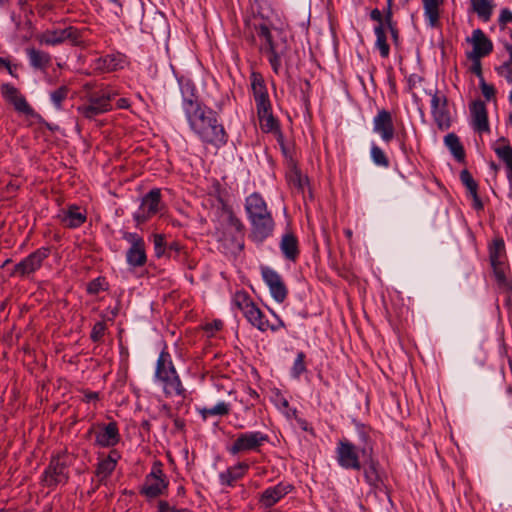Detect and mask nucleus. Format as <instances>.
I'll use <instances>...</instances> for the list:
<instances>
[{"label":"nucleus","instance_id":"f257e3e1","mask_svg":"<svg viewBox=\"0 0 512 512\" xmlns=\"http://www.w3.org/2000/svg\"><path fill=\"white\" fill-rule=\"evenodd\" d=\"M183 110L191 130L206 144L221 147L227 142V134L218 122L216 113L194 101L185 99Z\"/></svg>","mask_w":512,"mask_h":512},{"label":"nucleus","instance_id":"f03ea898","mask_svg":"<svg viewBox=\"0 0 512 512\" xmlns=\"http://www.w3.org/2000/svg\"><path fill=\"white\" fill-rule=\"evenodd\" d=\"M245 210L251 224V238L262 243L270 237L274 230V220L262 196L253 193L246 198Z\"/></svg>","mask_w":512,"mask_h":512},{"label":"nucleus","instance_id":"7ed1b4c3","mask_svg":"<svg viewBox=\"0 0 512 512\" xmlns=\"http://www.w3.org/2000/svg\"><path fill=\"white\" fill-rule=\"evenodd\" d=\"M259 38L264 42V48L269 53L268 60L276 74L281 69V58L287 51V42L279 30L272 31L265 23L256 28Z\"/></svg>","mask_w":512,"mask_h":512},{"label":"nucleus","instance_id":"20e7f679","mask_svg":"<svg viewBox=\"0 0 512 512\" xmlns=\"http://www.w3.org/2000/svg\"><path fill=\"white\" fill-rule=\"evenodd\" d=\"M155 379L162 384L164 393L168 396H180L185 392L171 355L166 350H163L157 359Z\"/></svg>","mask_w":512,"mask_h":512},{"label":"nucleus","instance_id":"39448f33","mask_svg":"<svg viewBox=\"0 0 512 512\" xmlns=\"http://www.w3.org/2000/svg\"><path fill=\"white\" fill-rule=\"evenodd\" d=\"M269 441V436L261 431H247L237 435L233 443L226 447L230 455L236 456L248 452H259Z\"/></svg>","mask_w":512,"mask_h":512},{"label":"nucleus","instance_id":"423d86ee","mask_svg":"<svg viewBox=\"0 0 512 512\" xmlns=\"http://www.w3.org/2000/svg\"><path fill=\"white\" fill-rule=\"evenodd\" d=\"M360 437L363 440V446L360 448L361 456L367 463V467L364 469L365 480L375 490L383 491L384 483L377 469L378 463L373 457L372 443L364 430L360 431Z\"/></svg>","mask_w":512,"mask_h":512},{"label":"nucleus","instance_id":"0eeeda50","mask_svg":"<svg viewBox=\"0 0 512 512\" xmlns=\"http://www.w3.org/2000/svg\"><path fill=\"white\" fill-rule=\"evenodd\" d=\"M68 462L63 455L52 457L49 465L43 472L42 483L48 488L64 485L68 482Z\"/></svg>","mask_w":512,"mask_h":512},{"label":"nucleus","instance_id":"6e6552de","mask_svg":"<svg viewBox=\"0 0 512 512\" xmlns=\"http://www.w3.org/2000/svg\"><path fill=\"white\" fill-rule=\"evenodd\" d=\"M359 438L361 437L359 436ZM360 441L361 444L358 446L346 439L338 441L335 452L336 459L340 467L353 470L361 469L359 457L361 455L360 448L363 446V440L360 439Z\"/></svg>","mask_w":512,"mask_h":512},{"label":"nucleus","instance_id":"1a4fd4ad","mask_svg":"<svg viewBox=\"0 0 512 512\" xmlns=\"http://www.w3.org/2000/svg\"><path fill=\"white\" fill-rule=\"evenodd\" d=\"M114 96L115 94L109 91L103 92L101 95H90L87 103L78 106L77 111L84 118L92 120L112 109L111 100Z\"/></svg>","mask_w":512,"mask_h":512},{"label":"nucleus","instance_id":"9d476101","mask_svg":"<svg viewBox=\"0 0 512 512\" xmlns=\"http://www.w3.org/2000/svg\"><path fill=\"white\" fill-rule=\"evenodd\" d=\"M50 249L41 247L30 253L27 257L17 263L11 271V276L29 277L42 266L45 259L48 258Z\"/></svg>","mask_w":512,"mask_h":512},{"label":"nucleus","instance_id":"9b49d317","mask_svg":"<svg viewBox=\"0 0 512 512\" xmlns=\"http://www.w3.org/2000/svg\"><path fill=\"white\" fill-rule=\"evenodd\" d=\"M215 229L220 241L236 239L237 235L242 232L243 224L231 210L224 209L220 214Z\"/></svg>","mask_w":512,"mask_h":512},{"label":"nucleus","instance_id":"f8f14e48","mask_svg":"<svg viewBox=\"0 0 512 512\" xmlns=\"http://www.w3.org/2000/svg\"><path fill=\"white\" fill-rule=\"evenodd\" d=\"M39 40L49 46L59 45L65 41H70L73 45L82 43L80 31L73 26L46 30L40 35Z\"/></svg>","mask_w":512,"mask_h":512},{"label":"nucleus","instance_id":"ddd939ff","mask_svg":"<svg viewBox=\"0 0 512 512\" xmlns=\"http://www.w3.org/2000/svg\"><path fill=\"white\" fill-rule=\"evenodd\" d=\"M261 275L269 288L272 298L278 303L284 302L288 295V289L281 275L268 266L261 267Z\"/></svg>","mask_w":512,"mask_h":512},{"label":"nucleus","instance_id":"4468645a","mask_svg":"<svg viewBox=\"0 0 512 512\" xmlns=\"http://www.w3.org/2000/svg\"><path fill=\"white\" fill-rule=\"evenodd\" d=\"M429 94L431 95V113L435 123L441 130L448 129L451 125V117L446 96L438 90L430 91Z\"/></svg>","mask_w":512,"mask_h":512},{"label":"nucleus","instance_id":"2eb2a0df","mask_svg":"<svg viewBox=\"0 0 512 512\" xmlns=\"http://www.w3.org/2000/svg\"><path fill=\"white\" fill-rule=\"evenodd\" d=\"M466 41L472 45V51L467 52V58L471 61H478L482 57L489 55L493 50L492 41L485 35L481 29L472 31Z\"/></svg>","mask_w":512,"mask_h":512},{"label":"nucleus","instance_id":"dca6fc26","mask_svg":"<svg viewBox=\"0 0 512 512\" xmlns=\"http://www.w3.org/2000/svg\"><path fill=\"white\" fill-rule=\"evenodd\" d=\"M373 132L386 143L394 138L395 127L392 114L389 111L382 109L377 112L373 118Z\"/></svg>","mask_w":512,"mask_h":512},{"label":"nucleus","instance_id":"f3484780","mask_svg":"<svg viewBox=\"0 0 512 512\" xmlns=\"http://www.w3.org/2000/svg\"><path fill=\"white\" fill-rule=\"evenodd\" d=\"M0 91L4 100L11 104L17 112L25 115L33 114V109L15 86L4 83L1 85Z\"/></svg>","mask_w":512,"mask_h":512},{"label":"nucleus","instance_id":"a211bd4d","mask_svg":"<svg viewBox=\"0 0 512 512\" xmlns=\"http://www.w3.org/2000/svg\"><path fill=\"white\" fill-rule=\"evenodd\" d=\"M127 64V56L116 52L97 58L94 61V68L101 73H110L123 69Z\"/></svg>","mask_w":512,"mask_h":512},{"label":"nucleus","instance_id":"6ab92c4d","mask_svg":"<svg viewBox=\"0 0 512 512\" xmlns=\"http://www.w3.org/2000/svg\"><path fill=\"white\" fill-rule=\"evenodd\" d=\"M94 433L95 444L100 447H113L120 441L119 430L115 422L99 426Z\"/></svg>","mask_w":512,"mask_h":512},{"label":"nucleus","instance_id":"aec40b11","mask_svg":"<svg viewBox=\"0 0 512 512\" xmlns=\"http://www.w3.org/2000/svg\"><path fill=\"white\" fill-rule=\"evenodd\" d=\"M471 124L475 131L479 133L489 132V122L485 103L481 100L472 102L470 105Z\"/></svg>","mask_w":512,"mask_h":512},{"label":"nucleus","instance_id":"412c9836","mask_svg":"<svg viewBox=\"0 0 512 512\" xmlns=\"http://www.w3.org/2000/svg\"><path fill=\"white\" fill-rule=\"evenodd\" d=\"M247 321L257 328L258 330L265 332L268 329L272 331H277L280 327L284 326L283 321L277 317V324H270L268 320L265 319L263 312L255 305L251 307L250 310L244 315Z\"/></svg>","mask_w":512,"mask_h":512},{"label":"nucleus","instance_id":"4be33fe9","mask_svg":"<svg viewBox=\"0 0 512 512\" xmlns=\"http://www.w3.org/2000/svg\"><path fill=\"white\" fill-rule=\"evenodd\" d=\"M291 485L285 483H278L273 487H269L263 491L260 502L265 507H271L276 504L280 499L289 493Z\"/></svg>","mask_w":512,"mask_h":512},{"label":"nucleus","instance_id":"5701e85b","mask_svg":"<svg viewBox=\"0 0 512 512\" xmlns=\"http://www.w3.org/2000/svg\"><path fill=\"white\" fill-rule=\"evenodd\" d=\"M251 88L256 102V108L271 105L265 82L259 74L252 73Z\"/></svg>","mask_w":512,"mask_h":512},{"label":"nucleus","instance_id":"b1692460","mask_svg":"<svg viewBox=\"0 0 512 512\" xmlns=\"http://www.w3.org/2000/svg\"><path fill=\"white\" fill-rule=\"evenodd\" d=\"M249 469V465L245 462H240L232 467L227 468L219 474L221 485L233 486L236 481L241 479Z\"/></svg>","mask_w":512,"mask_h":512},{"label":"nucleus","instance_id":"393cba45","mask_svg":"<svg viewBox=\"0 0 512 512\" xmlns=\"http://www.w3.org/2000/svg\"><path fill=\"white\" fill-rule=\"evenodd\" d=\"M59 217L61 222L69 228H78L86 221V215L77 206H70Z\"/></svg>","mask_w":512,"mask_h":512},{"label":"nucleus","instance_id":"a878e982","mask_svg":"<svg viewBox=\"0 0 512 512\" xmlns=\"http://www.w3.org/2000/svg\"><path fill=\"white\" fill-rule=\"evenodd\" d=\"M167 486L168 481L166 478H155L153 480L145 478V483L141 493L148 498H156L164 493Z\"/></svg>","mask_w":512,"mask_h":512},{"label":"nucleus","instance_id":"bb28decb","mask_svg":"<svg viewBox=\"0 0 512 512\" xmlns=\"http://www.w3.org/2000/svg\"><path fill=\"white\" fill-rule=\"evenodd\" d=\"M280 249L284 257L295 261L299 255L298 240L292 233H285L280 242Z\"/></svg>","mask_w":512,"mask_h":512},{"label":"nucleus","instance_id":"cd10ccee","mask_svg":"<svg viewBox=\"0 0 512 512\" xmlns=\"http://www.w3.org/2000/svg\"><path fill=\"white\" fill-rule=\"evenodd\" d=\"M140 207L151 217L160 211L161 192L159 189H152L143 198Z\"/></svg>","mask_w":512,"mask_h":512},{"label":"nucleus","instance_id":"c85d7f7f","mask_svg":"<svg viewBox=\"0 0 512 512\" xmlns=\"http://www.w3.org/2000/svg\"><path fill=\"white\" fill-rule=\"evenodd\" d=\"M30 65L37 70H46L51 63V56L49 53L37 50L34 48H28L26 50Z\"/></svg>","mask_w":512,"mask_h":512},{"label":"nucleus","instance_id":"c756f323","mask_svg":"<svg viewBox=\"0 0 512 512\" xmlns=\"http://www.w3.org/2000/svg\"><path fill=\"white\" fill-rule=\"evenodd\" d=\"M117 453L115 451L110 452L108 457L102 459L96 469V476L100 481L107 479L116 468L117 464Z\"/></svg>","mask_w":512,"mask_h":512},{"label":"nucleus","instance_id":"7c9ffc66","mask_svg":"<svg viewBox=\"0 0 512 512\" xmlns=\"http://www.w3.org/2000/svg\"><path fill=\"white\" fill-rule=\"evenodd\" d=\"M443 0H423L424 16L430 27L439 24V7Z\"/></svg>","mask_w":512,"mask_h":512},{"label":"nucleus","instance_id":"2f4dec72","mask_svg":"<svg viewBox=\"0 0 512 512\" xmlns=\"http://www.w3.org/2000/svg\"><path fill=\"white\" fill-rule=\"evenodd\" d=\"M257 114L263 131L271 132L277 129V121L272 115L271 105L257 108Z\"/></svg>","mask_w":512,"mask_h":512},{"label":"nucleus","instance_id":"473e14b6","mask_svg":"<svg viewBox=\"0 0 512 512\" xmlns=\"http://www.w3.org/2000/svg\"><path fill=\"white\" fill-rule=\"evenodd\" d=\"M491 266L505 263V244L503 239L496 238L489 247Z\"/></svg>","mask_w":512,"mask_h":512},{"label":"nucleus","instance_id":"72a5a7b5","mask_svg":"<svg viewBox=\"0 0 512 512\" xmlns=\"http://www.w3.org/2000/svg\"><path fill=\"white\" fill-rule=\"evenodd\" d=\"M471 5L473 11L481 20L484 22L490 20L494 9V4L491 0H471Z\"/></svg>","mask_w":512,"mask_h":512},{"label":"nucleus","instance_id":"f704fd0d","mask_svg":"<svg viewBox=\"0 0 512 512\" xmlns=\"http://www.w3.org/2000/svg\"><path fill=\"white\" fill-rule=\"evenodd\" d=\"M126 261L132 267H142L147 261L145 245L130 247L126 252Z\"/></svg>","mask_w":512,"mask_h":512},{"label":"nucleus","instance_id":"c9c22d12","mask_svg":"<svg viewBox=\"0 0 512 512\" xmlns=\"http://www.w3.org/2000/svg\"><path fill=\"white\" fill-rule=\"evenodd\" d=\"M444 143L447 146V148L450 150L452 155L455 157L456 160L462 161L464 160L465 153L462 144L460 143V140L458 136L454 133H449L444 137Z\"/></svg>","mask_w":512,"mask_h":512},{"label":"nucleus","instance_id":"e433bc0d","mask_svg":"<svg viewBox=\"0 0 512 512\" xmlns=\"http://www.w3.org/2000/svg\"><path fill=\"white\" fill-rule=\"evenodd\" d=\"M374 32H375V35H376V43H375V45L379 49L381 57L387 58L389 56V53H390V48H389V45L387 43L386 32H385L384 25L383 24L377 25L374 28Z\"/></svg>","mask_w":512,"mask_h":512},{"label":"nucleus","instance_id":"4c0bfd02","mask_svg":"<svg viewBox=\"0 0 512 512\" xmlns=\"http://www.w3.org/2000/svg\"><path fill=\"white\" fill-rule=\"evenodd\" d=\"M232 302L233 305L243 313V315H245L251 307L255 306L249 295L243 291H237L233 296Z\"/></svg>","mask_w":512,"mask_h":512},{"label":"nucleus","instance_id":"58836bf2","mask_svg":"<svg viewBox=\"0 0 512 512\" xmlns=\"http://www.w3.org/2000/svg\"><path fill=\"white\" fill-rule=\"evenodd\" d=\"M199 413L204 420L209 416H224L229 413V405L224 401H221L211 408L199 409Z\"/></svg>","mask_w":512,"mask_h":512},{"label":"nucleus","instance_id":"ea45409f","mask_svg":"<svg viewBox=\"0 0 512 512\" xmlns=\"http://www.w3.org/2000/svg\"><path fill=\"white\" fill-rule=\"evenodd\" d=\"M370 156L373 163L379 167H389V159L384 151L375 143H372L370 149Z\"/></svg>","mask_w":512,"mask_h":512},{"label":"nucleus","instance_id":"a19ab883","mask_svg":"<svg viewBox=\"0 0 512 512\" xmlns=\"http://www.w3.org/2000/svg\"><path fill=\"white\" fill-rule=\"evenodd\" d=\"M493 272L498 285L505 289H511L512 284L508 277L506 276V266L505 263L499 265H493Z\"/></svg>","mask_w":512,"mask_h":512},{"label":"nucleus","instance_id":"79ce46f5","mask_svg":"<svg viewBox=\"0 0 512 512\" xmlns=\"http://www.w3.org/2000/svg\"><path fill=\"white\" fill-rule=\"evenodd\" d=\"M496 155L505 163L506 169L512 167V146L504 144L503 146L495 145L493 147Z\"/></svg>","mask_w":512,"mask_h":512},{"label":"nucleus","instance_id":"37998d69","mask_svg":"<svg viewBox=\"0 0 512 512\" xmlns=\"http://www.w3.org/2000/svg\"><path fill=\"white\" fill-rule=\"evenodd\" d=\"M305 371V354L303 352H299L297 353V356L291 368V376L295 379H298L301 376V374H303Z\"/></svg>","mask_w":512,"mask_h":512},{"label":"nucleus","instance_id":"c03bdc74","mask_svg":"<svg viewBox=\"0 0 512 512\" xmlns=\"http://www.w3.org/2000/svg\"><path fill=\"white\" fill-rule=\"evenodd\" d=\"M69 89L66 86H61L58 89L52 91L50 93V99L53 105L60 109L62 106V102L67 98Z\"/></svg>","mask_w":512,"mask_h":512},{"label":"nucleus","instance_id":"a18cd8bd","mask_svg":"<svg viewBox=\"0 0 512 512\" xmlns=\"http://www.w3.org/2000/svg\"><path fill=\"white\" fill-rule=\"evenodd\" d=\"M460 179L470 194L477 191L478 185L468 170L461 171Z\"/></svg>","mask_w":512,"mask_h":512},{"label":"nucleus","instance_id":"49530a36","mask_svg":"<svg viewBox=\"0 0 512 512\" xmlns=\"http://www.w3.org/2000/svg\"><path fill=\"white\" fill-rule=\"evenodd\" d=\"M106 329H107V327H106L105 322H103V321L96 322L91 331V335H90L91 339L94 342H99L103 338Z\"/></svg>","mask_w":512,"mask_h":512},{"label":"nucleus","instance_id":"de8ad7c7","mask_svg":"<svg viewBox=\"0 0 512 512\" xmlns=\"http://www.w3.org/2000/svg\"><path fill=\"white\" fill-rule=\"evenodd\" d=\"M105 285L106 282L103 278H96L88 283L87 292L92 295L98 294L100 291L106 289Z\"/></svg>","mask_w":512,"mask_h":512},{"label":"nucleus","instance_id":"09e8293b","mask_svg":"<svg viewBox=\"0 0 512 512\" xmlns=\"http://www.w3.org/2000/svg\"><path fill=\"white\" fill-rule=\"evenodd\" d=\"M154 250L157 257H161L165 253V237L162 234L153 235Z\"/></svg>","mask_w":512,"mask_h":512},{"label":"nucleus","instance_id":"8fccbe9b","mask_svg":"<svg viewBox=\"0 0 512 512\" xmlns=\"http://www.w3.org/2000/svg\"><path fill=\"white\" fill-rule=\"evenodd\" d=\"M122 237L131 245L130 247H140L145 245L143 238L137 233L123 232Z\"/></svg>","mask_w":512,"mask_h":512},{"label":"nucleus","instance_id":"3c124183","mask_svg":"<svg viewBox=\"0 0 512 512\" xmlns=\"http://www.w3.org/2000/svg\"><path fill=\"white\" fill-rule=\"evenodd\" d=\"M108 9L117 17H121L123 13V6L120 0H103Z\"/></svg>","mask_w":512,"mask_h":512},{"label":"nucleus","instance_id":"603ef678","mask_svg":"<svg viewBox=\"0 0 512 512\" xmlns=\"http://www.w3.org/2000/svg\"><path fill=\"white\" fill-rule=\"evenodd\" d=\"M480 89L487 101H490L494 98L496 90L493 85L486 83L483 79L480 82Z\"/></svg>","mask_w":512,"mask_h":512},{"label":"nucleus","instance_id":"864d4df0","mask_svg":"<svg viewBox=\"0 0 512 512\" xmlns=\"http://www.w3.org/2000/svg\"><path fill=\"white\" fill-rule=\"evenodd\" d=\"M498 74L512 84V64L504 63L497 68Z\"/></svg>","mask_w":512,"mask_h":512},{"label":"nucleus","instance_id":"5fc2aeb1","mask_svg":"<svg viewBox=\"0 0 512 512\" xmlns=\"http://www.w3.org/2000/svg\"><path fill=\"white\" fill-rule=\"evenodd\" d=\"M150 480L155 478H165V475L162 470V464L160 462H155L152 466L150 473L146 476Z\"/></svg>","mask_w":512,"mask_h":512},{"label":"nucleus","instance_id":"6e6d98bb","mask_svg":"<svg viewBox=\"0 0 512 512\" xmlns=\"http://www.w3.org/2000/svg\"><path fill=\"white\" fill-rule=\"evenodd\" d=\"M498 21L501 26H505L506 24L512 22V11L508 8L502 9Z\"/></svg>","mask_w":512,"mask_h":512},{"label":"nucleus","instance_id":"4d7b16f0","mask_svg":"<svg viewBox=\"0 0 512 512\" xmlns=\"http://www.w3.org/2000/svg\"><path fill=\"white\" fill-rule=\"evenodd\" d=\"M150 217L151 216L141 207H139L138 211L134 213V220L138 225L146 222Z\"/></svg>","mask_w":512,"mask_h":512},{"label":"nucleus","instance_id":"13d9d810","mask_svg":"<svg viewBox=\"0 0 512 512\" xmlns=\"http://www.w3.org/2000/svg\"><path fill=\"white\" fill-rule=\"evenodd\" d=\"M385 29H388L391 33V37L394 41V43L396 45H398V42H399V33H398V29L396 27V23H390V24H385Z\"/></svg>","mask_w":512,"mask_h":512},{"label":"nucleus","instance_id":"bf43d9fd","mask_svg":"<svg viewBox=\"0 0 512 512\" xmlns=\"http://www.w3.org/2000/svg\"><path fill=\"white\" fill-rule=\"evenodd\" d=\"M370 18L378 22V25L383 24L385 26L383 13L379 9H373L370 13Z\"/></svg>","mask_w":512,"mask_h":512},{"label":"nucleus","instance_id":"052dcab7","mask_svg":"<svg viewBox=\"0 0 512 512\" xmlns=\"http://www.w3.org/2000/svg\"><path fill=\"white\" fill-rule=\"evenodd\" d=\"M384 16V22L385 24L394 23L393 21V12H392V6H386V8L383 11Z\"/></svg>","mask_w":512,"mask_h":512},{"label":"nucleus","instance_id":"680f3d73","mask_svg":"<svg viewBox=\"0 0 512 512\" xmlns=\"http://www.w3.org/2000/svg\"><path fill=\"white\" fill-rule=\"evenodd\" d=\"M471 196L473 198V206H474V208L482 209L483 208V204H482V202H481V200H480V198H479V196L477 194V191L474 192V193H471Z\"/></svg>","mask_w":512,"mask_h":512},{"label":"nucleus","instance_id":"e2e57ef3","mask_svg":"<svg viewBox=\"0 0 512 512\" xmlns=\"http://www.w3.org/2000/svg\"><path fill=\"white\" fill-rule=\"evenodd\" d=\"M159 512H170L173 508H170V505L166 501H160L158 503Z\"/></svg>","mask_w":512,"mask_h":512},{"label":"nucleus","instance_id":"0e129e2a","mask_svg":"<svg viewBox=\"0 0 512 512\" xmlns=\"http://www.w3.org/2000/svg\"><path fill=\"white\" fill-rule=\"evenodd\" d=\"M507 178H508V181H509V188H510L509 198L512 199V167L511 168H507Z\"/></svg>","mask_w":512,"mask_h":512},{"label":"nucleus","instance_id":"69168bd1","mask_svg":"<svg viewBox=\"0 0 512 512\" xmlns=\"http://www.w3.org/2000/svg\"><path fill=\"white\" fill-rule=\"evenodd\" d=\"M85 400L87 402L98 400V393H96V392H88V393H86L85 394Z\"/></svg>","mask_w":512,"mask_h":512},{"label":"nucleus","instance_id":"338daca9","mask_svg":"<svg viewBox=\"0 0 512 512\" xmlns=\"http://www.w3.org/2000/svg\"><path fill=\"white\" fill-rule=\"evenodd\" d=\"M473 62V71L477 74V75H480L481 74V65H480V60L478 61H472Z\"/></svg>","mask_w":512,"mask_h":512},{"label":"nucleus","instance_id":"774afa93","mask_svg":"<svg viewBox=\"0 0 512 512\" xmlns=\"http://www.w3.org/2000/svg\"><path fill=\"white\" fill-rule=\"evenodd\" d=\"M506 50L509 53V61L506 63L512 64V45H506Z\"/></svg>","mask_w":512,"mask_h":512}]
</instances>
